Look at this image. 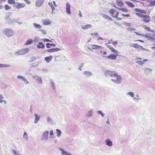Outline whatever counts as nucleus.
Instances as JSON below:
<instances>
[{
	"instance_id": "obj_19",
	"label": "nucleus",
	"mask_w": 155,
	"mask_h": 155,
	"mask_svg": "<svg viewBox=\"0 0 155 155\" xmlns=\"http://www.w3.org/2000/svg\"><path fill=\"white\" fill-rule=\"evenodd\" d=\"M52 58V56L51 55H50L48 57H45V60L47 63H48L51 61Z\"/></svg>"
},
{
	"instance_id": "obj_29",
	"label": "nucleus",
	"mask_w": 155,
	"mask_h": 155,
	"mask_svg": "<svg viewBox=\"0 0 155 155\" xmlns=\"http://www.w3.org/2000/svg\"><path fill=\"white\" fill-rule=\"evenodd\" d=\"M144 28L148 31H150L152 33H153L154 31L153 30H152L150 27H145Z\"/></svg>"
},
{
	"instance_id": "obj_40",
	"label": "nucleus",
	"mask_w": 155,
	"mask_h": 155,
	"mask_svg": "<svg viewBox=\"0 0 155 155\" xmlns=\"http://www.w3.org/2000/svg\"><path fill=\"white\" fill-rule=\"evenodd\" d=\"M43 41L45 42H51L52 41L48 39H47V38H44V39H43Z\"/></svg>"
},
{
	"instance_id": "obj_13",
	"label": "nucleus",
	"mask_w": 155,
	"mask_h": 155,
	"mask_svg": "<svg viewBox=\"0 0 155 155\" xmlns=\"http://www.w3.org/2000/svg\"><path fill=\"white\" fill-rule=\"evenodd\" d=\"M132 46L138 49V50H139L140 48H143V47L137 44H132Z\"/></svg>"
},
{
	"instance_id": "obj_48",
	"label": "nucleus",
	"mask_w": 155,
	"mask_h": 155,
	"mask_svg": "<svg viewBox=\"0 0 155 155\" xmlns=\"http://www.w3.org/2000/svg\"><path fill=\"white\" fill-rule=\"evenodd\" d=\"M50 44L49 43H47L46 44V46L47 48H50Z\"/></svg>"
},
{
	"instance_id": "obj_34",
	"label": "nucleus",
	"mask_w": 155,
	"mask_h": 155,
	"mask_svg": "<svg viewBox=\"0 0 155 155\" xmlns=\"http://www.w3.org/2000/svg\"><path fill=\"white\" fill-rule=\"evenodd\" d=\"M8 2L10 5L15 4V0H8Z\"/></svg>"
},
{
	"instance_id": "obj_24",
	"label": "nucleus",
	"mask_w": 155,
	"mask_h": 155,
	"mask_svg": "<svg viewBox=\"0 0 155 155\" xmlns=\"http://www.w3.org/2000/svg\"><path fill=\"white\" fill-rule=\"evenodd\" d=\"M92 48L94 49H98L101 48V46L96 45H91Z\"/></svg>"
},
{
	"instance_id": "obj_62",
	"label": "nucleus",
	"mask_w": 155,
	"mask_h": 155,
	"mask_svg": "<svg viewBox=\"0 0 155 155\" xmlns=\"http://www.w3.org/2000/svg\"><path fill=\"white\" fill-rule=\"evenodd\" d=\"M49 5L51 7L53 5L51 3H49Z\"/></svg>"
},
{
	"instance_id": "obj_8",
	"label": "nucleus",
	"mask_w": 155,
	"mask_h": 155,
	"mask_svg": "<svg viewBox=\"0 0 155 155\" xmlns=\"http://www.w3.org/2000/svg\"><path fill=\"white\" fill-rule=\"evenodd\" d=\"M17 5L16 6V8L18 9L23 8L25 6V4L24 3H17Z\"/></svg>"
},
{
	"instance_id": "obj_54",
	"label": "nucleus",
	"mask_w": 155,
	"mask_h": 155,
	"mask_svg": "<svg viewBox=\"0 0 155 155\" xmlns=\"http://www.w3.org/2000/svg\"><path fill=\"white\" fill-rule=\"evenodd\" d=\"M51 9L52 10V12L55 9L54 7V6L53 5L51 7Z\"/></svg>"
},
{
	"instance_id": "obj_33",
	"label": "nucleus",
	"mask_w": 155,
	"mask_h": 155,
	"mask_svg": "<svg viewBox=\"0 0 155 155\" xmlns=\"http://www.w3.org/2000/svg\"><path fill=\"white\" fill-rule=\"evenodd\" d=\"M48 131H46L44 132L43 133V136L44 137L47 138L48 135Z\"/></svg>"
},
{
	"instance_id": "obj_16",
	"label": "nucleus",
	"mask_w": 155,
	"mask_h": 155,
	"mask_svg": "<svg viewBox=\"0 0 155 155\" xmlns=\"http://www.w3.org/2000/svg\"><path fill=\"white\" fill-rule=\"evenodd\" d=\"M102 16L104 18L106 19L109 21H112L113 20L112 18L110 17L105 14H103Z\"/></svg>"
},
{
	"instance_id": "obj_26",
	"label": "nucleus",
	"mask_w": 155,
	"mask_h": 155,
	"mask_svg": "<svg viewBox=\"0 0 155 155\" xmlns=\"http://www.w3.org/2000/svg\"><path fill=\"white\" fill-rule=\"evenodd\" d=\"M60 150L62 152L61 153L62 155H70V154L68 153H67L66 151H64L62 149L60 148Z\"/></svg>"
},
{
	"instance_id": "obj_61",
	"label": "nucleus",
	"mask_w": 155,
	"mask_h": 155,
	"mask_svg": "<svg viewBox=\"0 0 155 155\" xmlns=\"http://www.w3.org/2000/svg\"><path fill=\"white\" fill-rule=\"evenodd\" d=\"M50 45L53 46H55V45L54 44H50Z\"/></svg>"
},
{
	"instance_id": "obj_25",
	"label": "nucleus",
	"mask_w": 155,
	"mask_h": 155,
	"mask_svg": "<svg viewBox=\"0 0 155 155\" xmlns=\"http://www.w3.org/2000/svg\"><path fill=\"white\" fill-rule=\"evenodd\" d=\"M33 25L34 27L35 28L40 29L42 27L41 25L36 23H34Z\"/></svg>"
},
{
	"instance_id": "obj_46",
	"label": "nucleus",
	"mask_w": 155,
	"mask_h": 155,
	"mask_svg": "<svg viewBox=\"0 0 155 155\" xmlns=\"http://www.w3.org/2000/svg\"><path fill=\"white\" fill-rule=\"evenodd\" d=\"M23 80L25 82L26 84H28L29 83L28 81L25 78H23Z\"/></svg>"
},
{
	"instance_id": "obj_4",
	"label": "nucleus",
	"mask_w": 155,
	"mask_h": 155,
	"mask_svg": "<svg viewBox=\"0 0 155 155\" xmlns=\"http://www.w3.org/2000/svg\"><path fill=\"white\" fill-rule=\"evenodd\" d=\"M3 33L9 37L12 36L14 34L13 31L12 29L7 28H6L4 30Z\"/></svg>"
},
{
	"instance_id": "obj_49",
	"label": "nucleus",
	"mask_w": 155,
	"mask_h": 155,
	"mask_svg": "<svg viewBox=\"0 0 155 155\" xmlns=\"http://www.w3.org/2000/svg\"><path fill=\"white\" fill-rule=\"evenodd\" d=\"M98 113L99 114H101L102 117H104V114H103L101 111H98Z\"/></svg>"
},
{
	"instance_id": "obj_2",
	"label": "nucleus",
	"mask_w": 155,
	"mask_h": 155,
	"mask_svg": "<svg viewBox=\"0 0 155 155\" xmlns=\"http://www.w3.org/2000/svg\"><path fill=\"white\" fill-rule=\"evenodd\" d=\"M109 13L112 17L116 18L117 20H121L123 18L121 17V13L114 9H110Z\"/></svg>"
},
{
	"instance_id": "obj_21",
	"label": "nucleus",
	"mask_w": 155,
	"mask_h": 155,
	"mask_svg": "<svg viewBox=\"0 0 155 155\" xmlns=\"http://www.w3.org/2000/svg\"><path fill=\"white\" fill-rule=\"evenodd\" d=\"M51 21L49 20H46L43 21V24L44 25H48L51 24Z\"/></svg>"
},
{
	"instance_id": "obj_35",
	"label": "nucleus",
	"mask_w": 155,
	"mask_h": 155,
	"mask_svg": "<svg viewBox=\"0 0 155 155\" xmlns=\"http://www.w3.org/2000/svg\"><path fill=\"white\" fill-rule=\"evenodd\" d=\"M10 67L9 64H0V68L1 67Z\"/></svg>"
},
{
	"instance_id": "obj_23",
	"label": "nucleus",
	"mask_w": 155,
	"mask_h": 155,
	"mask_svg": "<svg viewBox=\"0 0 155 155\" xmlns=\"http://www.w3.org/2000/svg\"><path fill=\"white\" fill-rule=\"evenodd\" d=\"M125 3L127 4L128 6L131 8H134L135 7V5L131 2L127 1L125 2Z\"/></svg>"
},
{
	"instance_id": "obj_3",
	"label": "nucleus",
	"mask_w": 155,
	"mask_h": 155,
	"mask_svg": "<svg viewBox=\"0 0 155 155\" xmlns=\"http://www.w3.org/2000/svg\"><path fill=\"white\" fill-rule=\"evenodd\" d=\"M111 77L114 78L112 79L111 81L117 84H119L121 82L122 79L121 77L119 75H118L116 72L114 71H111L110 73Z\"/></svg>"
},
{
	"instance_id": "obj_63",
	"label": "nucleus",
	"mask_w": 155,
	"mask_h": 155,
	"mask_svg": "<svg viewBox=\"0 0 155 155\" xmlns=\"http://www.w3.org/2000/svg\"><path fill=\"white\" fill-rule=\"evenodd\" d=\"M107 54V53L106 51H104L103 52V54L105 55Z\"/></svg>"
},
{
	"instance_id": "obj_51",
	"label": "nucleus",
	"mask_w": 155,
	"mask_h": 155,
	"mask_svg": "<svg viewBox=\"0 0 155 155\" xmlns=\"http://www.w3.org/2000/svg\"><path fill=\"white\" fill-rule=\"evenodd\" d=\"M17 77L18 78H21L22 80L23 79V78H24V77L21 76H18Z\"/></svg>"
},
{
	"instance_id": "obj_55",
	"label": "nucleus",
	"mask_w": 155,
	"mask_h": 155,
	"mask_svg": "<svg viewBox=\"0 0 155 155\" xmlns=\"http://www.w3.org/2000/svg\"><path fill=\"white\" fill-rule=\"evenodd\" d=\"M94 35L95 36H97L98 35V34L97 32H94Z\"/></svg>"
},
{
	"instance_id": "obj_22",
	"label": "nucleus",
	"mask_w": 155,
	"mask_h": 155,
	"mask_svg": "<svg viewBox=\"0 0 155 155\" xmlns=\"http://www.w3.org/2000/svg\"><path fill=\"white\" fill-rule=\"evenodd\" d=\"M37 48H44L45 47V46L43 45V43L41 42H40L38 43V45H37Z\"/></svg>"
},
{
	"instance_id": "obj_5",
	"label": "nucleus",
	"mask_w": 155,
	"mask_h": 155,
	"mask_svg": "<svg viewBox=\"0 0 155 155\" xmlns=\"http://www.w3.org/2000/svg\"><path fill=\"white\" fill-rule=\"evenodd\" d=\"M107 43H106L105 45L110 49V50L113 52L117 56L118 55L119 52L113 47L111 45L107 44Z\"/></svg>"
},
{
	"instance_id": "obj_9",
	"label": "nucleus",
	"mask_w": 155,
	"mask_h": 155,
	"mask_svg": "<svg viewBox=\"0 0 155 155\" xmlns=\"http://www.w3.org/2000/svg\"><path fill=\"white\" fill-rule=\"evenodd\" d=\"M44 0H37L35 3V5L37 7L41 6L43 4Z\"/></svg>"
},
{
	"instance_id": "obj_17",
	"label": "nucleus",
	"mask_w": 155,
	"mask_h": 155,
	"mask_svg": "<svg viewBox=\"0 0 155 155\" xmlns=\"http://www.w3.org/2000/svg\"><path fill=\"white\" fill-rule=\"evenodd\" d=\"M102 16L104 18L106 19L109 21H112L113 20L112 18L110 17L105 14H103Z\"/></svg>"
},
{
	"instance_id": "obj_47",
	"label": "nucleus",
	"mask_w": 155,
	"mask_h": 155,
	"mask_svg": "<svg viewBox=\"0 0 155 155\" xmlns=\"http://www.w3.org/2000/svg\"><path fill=\"white\" fill-rule=\"evenodd\" d=\"M27 133H26L25 132L24 133V135H23V137H25V138H27Z\"/></svg>"
},
{
	"instance_id": "obj_27",
	"label": "nucleus",
	"mask_w": 155,
	"mask_h": 155,
	"mask_svg": "<svg viewBox=\"0 0 155 155\" xmlns=\"http://www.w3.org/2000/svg\"><path fill=\"white\" fill-rule=\"evenodd\" d=\"M84 74L86 76L89 77L92 75L91 73L89 71H86L84 72Z\"/></svg>"
},
{
	"instance_id": "obj_45",
	"label": "nucleus",
	"mask_w": 155,
	"mask_h": 155,
	"mask_svg": "<svg viewBox=\"0 0 155 155\" xmlns=\"http://www.w3.org/2000/svg\"><path fill=\"white\" fill-rule=\"evenodd\" d=\"M40 31L42 32V33L44 34L45 35L46 34V32L45 30L43 29H40Z\"/></svg>"
},
{
	"instance_id": "obj_11",
	"label": "nucleus",
	"mask_w": 155,
	"mask_h": 155,
	"mask_svg": "<svg viewBox=\"0 0 155 155\" xmlns=\"http://www.w3.org/2000/svg\"><path fill=\"white\" fill-rule=\"evenodd\" d=\"M152 69L149 68H146L144 69V73L145 74H150L152 72Z\"/></svg>"
},
{
	"instance_id": "obj_59",
	"label": "nucleus",
	"mask_w": 155,
	"mask_h": 155,
	"mask_svg": "<svg viewBox=\"0 0 155 155\" xmlns=\"http://www.w3.org/2000/svg\"><path fill=\"white\" fill-rule=\"evenodd\" d=\"M126 25L128 26H130V23H127L126 24Z\"/></svg>"
},
{
	"instance_id": "obj_50",
	"label": "nucleus",
	"mask_w": 155,
	"mask_h": 155,
	"mask_svg": "<svg viewBox=\"0 0 155 155\" xmlns=\"http://www.w3.org/2000/svg\"><path fill=\"white\" fill-rule=\"evenodd\" d=\"M3 97L2 95H0V102H2V99Z\"/></svg>"
},
{
	"instance_id": "obj_58",
	"label": "nucleus",
	"mask_w": 155,
	"mask_h": 155,
	"mask_svg": "<svg viewBox=\"0 0 155 155\" xmlns=\"http://www.w3.org/2000/svg\"><path fill=\"white\" fill-rule=\"evenodd\" d=\"M5 0H0V3H1L2 2H5Z\"/></svg>"
},
{
	"instance_id": "obj_52",
	"label": "nucleus",
	"mask_w": 155,
	"mask_h": 155,
	"mask_svg": "<svg viewBox=\"0 0 155 155\" xmlns=\"http://www.w3.org/2000/svg\"><path fill=\"white\" fill-rule=\"evenodd\" d=\"M50 136H52L53 135V133L52 130H51L50 133Z\"/></svg>"
},
{
	"instance_id": "obj_20",
	"label": "nucleus",
	"mask_w": 155,
	"mask_h": 155,
	"mask_svg": "<svg viewBox=\"0 0 155 155\" xmlns=\"http://www.w3.org/2000/svg\"><path fill=\"white\" fill-rule=\"evenodd\" d=\"M117 56L114 54H111L107 57L109 59L114 60L116 58Z\"/></svg>"
},
{
	"instance_id": "obj_15",
	"label": "nucleus",
	"mask_w": 155,
	"mask_h": 155,
	"mask_svg": "<svg viewBox=\"0 0 155 155\" xmlns=\"http://www.w3.org/2000/svg\"><path fill=\"white\" fill-rule=\"evenodd\" d=\"M102 16L104 18L106 19L109 21H112L113 20L112 18L110 17L105 14H103Z\"/></svg>"
},
{
	"instance_id": "obj_60",
	"label": "nucleus",
	"mask_w": 155,
	"mask_h": 155,
	"mask_svg": "<svg viewBox=\"0 0 155 155\" xmlns=\"http://www.w3.org/2000/svg\"><path fill=\"white\" fill-rule=\"evenodd\" d=\"M3 8V6L2 5H0V9H2Z\"/></svg>"
},
{
	"instance_id": "obj_42",
	"label": "nucleus",
	"mask_w": 155,
	"mask_h": 155,
	"mask_svg": "<svg viewBox=\"0 0 155 155\" xmlns=\"http://www.w3.org/2000/svg\"><path fill=\"white\" fill-rule=\"evenodd\" d=\"M128 95H130V96L132 97H133L134 96V94L132 92H129L127 93Z\"/></svg>"
},
{
	"instance_id": "obj_44",
	"label": "nucleus",
	"mask_w": 155,
	"mask_h": 155,
	"mask_svg": "<svg viewBox=\"0 0 155 155\" xmlns=\"http://www.w3.org/2000/svg\"><path fill=\"white\" fill-rule=\"evenodd\" d=\"M150 5L151 6L155 5V1L150 2Z\"/></svg>"
},
{
	"instance_id": "obj_38",
	"label": "nucleus",
	"mask_w": 155,
	"mask_h": 155,
	"mask_svg": "<svg viewBox=\"0 0 155 155\" xmlns=\"http://www.w3.org/2000/svg\"><path fill=\"white\" fill-rule=\"evenodd\" d=\"M37 77V78L36 79L40 83H41L42 82V80L41 78L40 77Z\"/></svg>"
},
{
	"instance_id": "obj_43",
	"label": "nucleus",
	"mask_w": 155,
	"mask_h": 155,
	"mask_svg": "<svg viewBox=\"0 0 155 155\" xmlns=\"http://www.w3.org/2000/svg\"><path fill=\"white\" fill-rule=\"evenodd\" d=\"M137 62L139 65H143L144 64V63L143 62V61H137Z\"/></svg>"
},
{
	"instance_id": "obj_41",
	"label": "nucleus",
	"mask_w": 155,
	"mask_h": 155,
	"mask_svg": "<svg viewBox=\"0 0 155 155\" xmlns=\"http://www.w3.org/2000/svg\"><path fill=\"white\" fill-rule=\"evenodd\" d=\"M111 42L112 44L114 45H117L118 43V42L117 41H111Z\"/></svg>"
},
{
	"instance_id": "obj_37",
	"label": "nucleus",
	"mask_w": 155,
	"mask_h": 155,
	"mask_svg": "<svg viewBox=\"0 0 155 155\" xmlns=\"http://www.w3.org/2000/svg\"><path fill=\"white\" fill-rule=\"evenodd\" d=\"M56 130L57 131V136L59 137L61 135V132L58 129H57Z\"/></svg>"
},
{
	"instance_id": "obj_56",
	"label": "nucleus",
	"mask_w": 155,
	"mask_h": 155,
	"mask_svg": "<svg viewBox=\"0 0 155 155\" xmlns=\"http://www.w3.org/2000/svg\"><path fill=\"white\" fill-rule=\"evenodd\" d=\"M97 40H104L102 38H101V37H99V38H98Z\"/></svg>"
},
{
	"instance_id": "obj_64",
	"label": "nucleus",
	"mask_w": 155,
	"mask_h": 155,
	"mask_svg": "<svg viewBox=\"0 0 155 155\" xmlns=\"http://www.w3.org/2000/svg\"><path fill=\"white\" fill-rule=\"evenodd\" d=\"M147 61H148V60H147V59H144V60H143V61L146 62Z\"/></svg>"
},
{
	"instance_id": "obj_6",
	"label": "nucleus",
	"mask_w": 155,
	"mask_h": 155,
	"mask_svg": "<svg viewBox=\"0 0 155 155\" xmlns=\"http://www.w3.org/2000/svg\"><path fill=\"white\" fill-rule=\"evenodd\" d=\"M28 51V49L25 48L19 51L17 53L20 55H24L27 53Z\"/></svg>"
},
{
	"instance_id": "obj_31",
	"label": "nucleus",
	"mask_w": 155,
	"mask_h": 155,
	"mask_svg": "<svg viewBox=\"0 0 155 155\" xmlns=\"http://www.w3.org/2000/svg\"><path fill=\"white\" fill-rule=\"evenodd\" d=\"M35 123H36L39 120L40 117L39 116H38L36 114L35 115Z\"/></svg>"
},
{
	"instance_id": "obj_14",
	"label": "nucleus",
	"mask_w": 155,
	"mask_h": 155,
	"mask_svg": "<svg viewBox=\"0 0 155 155\" xmlns=\"http://www.w3.org/2000/svg\"><path fill=\"white\" fill-rule=\"evenodd\" d=\"M81 28L84 30L88 29L92 27V26L90 24H88L85 25H81Z\"/></svg>"
},
{
	"instance_id": "obj_36",
	"label": "nucleus",
	"mask_w": 155,
	"mask_h": 155,
	"mask_svg": "<svg viewBox=\"0 0 155 155\" xmlns=\"http://www.w3.org/2000/svg\"><path fill=\"white\" fill-rule=\"evenodd\" d=\"M33 41L31 39H29L25 43V45H28L32 43Z\"/></svg>"
},
{
	"instance_id": "obj_10",
	"label": "nucleus",
	"mask_w": 155,
	"mask_h": 155,
	"mask_svg": "<svg viewBox=\"0 0 155 155\" xmlns=\"http://www.w3.org/2000/svg\"><path fill=\"white\" fill-rule=\"evenodd\" d=\"M60 49L58 48H52L50 49H48L47 51L50 53L55 52L56 51H59Z\"/></svg>"
},
{
	"instance_id": "obj_39",
	"label": "nucleus",
	"mask_w": 155,
	"mask_h": 155,
	"mask_svg": "<svg viewBox=\"0 0 155 155\" xmlns=\"http://www.w3.org/2000/svg\"><path fill=\"white\" fill-rule=\"evenodd\" d=\"M123 16L124 17H129L130 16V15L129 14H128L124 15V14H121V17H122Z\"/></svg>"
},
{
	"instance_id": "obj_57",
	"label": "nucleus",
	"mask_w": 155,
	"mask_h": 155,
	"mask_svg": "<svg viewBox=\"0 0 155 155\" xmlns=\"http://www.w3.org/2000/svg\"><path fill=\"white\" fill-rule=\"evenodd\" d=\"M53 4L55 6V7H57V5H56V3H55V1H53Z\"/></svg>"
},
{
	"instance_id": "obj_18",
	"label": "nucleus",
	"mask_w": 155,
	"mask_h": 155,
	"mask_svg": "<svg viewBox=\"0 0 155 155\" xmlns=\"http://www.w3.org/2000/svg\"><path fill=\"white\" fill-rule=\"evenodd\" d=\"M115 8L119 11H120L122 12H128L129 11L127 8H119L117 7H116Z\"/></svg>"
},
{
	"instance_id": "obj_1",
	"label": "nucleus",
	"mask_w": 155,
	"mask_h": 155,
	"mask_svg": "<svg viewBox=\"0 0 155 155\" xmlns=\"http://www.w3.org/2000/svg\"><path fill=\"white\" fill-rule=\"evenodd\" d=\"M135 11L136 12L135 14L138 17L143 18V20L145 23H148L151 21L150 16L148 15H145L147 12L143 9L135 8Z\"/></svg>"
},
{
	"instance_id": "obj_12",
	"label": "nucleus",
	"mask_w": 155,
	"mask_h": 155,
	"mask_svg": "<svg viewBox=\"0 0 155 155\" xmlns=\"http://www.w3.org/2000/svg\"><path fill=\"white\" fill-rule=\"evenodd\" d=\"M116 2L117 6L120 7H122L124 5V4L122 0H117Z\"/></svg>"
},
{
	"instance_id": "obj_7",
	"label": "nucleus",
	"mask_w": 155,
	"mask_h": 155,
	"mask_svg": "<svg viewBox=\"0 0 155 155\" xmlns=\"http://www.w3.org/2000/svg\"><path fill=\"white\" fill-rule=\"evenodd\" d=\"M70 4L68 2H67L66 4V12L69 15H70L71 14V12H70Z\"/></svg>"
},
{
	"instance_id": "obj_28",
	"label": "nucleus",
	"mask_w": 155,
	"mask_h": 155,
	"mask_svg": "<svg viewBox=\"0 0 155 155\" xmlns=\"http://www.w3.org/2000/svg\"><path fill=\"white\" fill-rule=\"evenodd\" d=\"M106 144L107 145L111 146L112 145V142L109 139L106 140Z\"/></svg>"
},
{
	"instance_id": "obj_53",
	"label": "nucleus",
	"mask_w": 155,
	"mask_h": 155,
	"mask_svg": "<svg viewBox=\"0 0 155 155\" xmlns=\"http://www.w3.org/2000/svg\"><path fill=\"white\" fill-rule=\"evenodd\" d=\"M79 16L81 18L82 17V15L81 14V12L80 10L79 11Z\"/></svg>"
},
{
	"instance_id": "obj_30",
	"label": "nucleus",
	"mask_w": 155,
	"mask_h": 155,
	"mask_svg": "<svg viewBox=\"0 0 155 155\" xmlns=\"http://www.w3.org/2000/svg\"><path fill=\"white\" fill-rule=\"evenodd\" d=\"M5 9V10H8L11 9V7L8 5H5L4 6Z\"/></svg>"
},
{
	"instance_id": "obj_32",
	"label": "nucleus",
	"mask_w": 155,
	"mask_h": 155,
	"mask_svg": "<svg viewBox=\"0 0 155 155\" xmlns=\"http://www.w3.org/2000/svg\"><path fill=\"white\" fill-rule=\"evenodd\" d=\"M135 29L132 28H130L128 29V31L130 32H134V33H136L137 34H138L137 33H136L134 31L135 30Z\"/></svg>"
}]
</instances>
